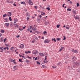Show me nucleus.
<instances>
[{
  "label": "nucleus",
  "instance_id": "f257e3e1",
  "mask_svg": "<svg viewBox=\"0 0 80 80\" xmlns=\"http://www.w3.org/2000/svg\"><path fill=\"white\" fill-rule=\"evenodd\" d=\"M44 42L45 43H49L50 42V40L46 39L44 41Z\"/></svg>",
  "mask_w": 80,
  "mask_h": 80
},
{
  "label": "nucleus",
  "instance_id": "f03ea898",
  "mask_svg": "<svg viewBox=\"0 0 80 80\" xmlns=\"http://www.w3.org/2000/svg\"><path fill=\"white\" fill-rule=\"evenodd\" d=\"M19 48H21L22 49L23 48H24V45L23 44H21L20 45Z\"/></svg>",
  "mask_w": 80,
  "mask_h": 80
},
{
  "label": "nucleus",
  "instance_id": "7ed1b4c3",
  "mask_svg": "<svg viewBox=\"0 0 80 80\" xmlns=\"http://www.w3.org/2000/svg\"><path fill=\"white\" fill-rule=\"evenodd\" d=\"M8 13V14H7V15L8 17H11V16H12V13H11V12H9Z\"/></svg>",
  "mask_w": 80,
  "mask_h": 80
},
{
  "label": "nucleus",
  "instance_id": "20e7f679",
  "mask_svg": "<svg viewBox=\"0 0 80 80\" xmlns=\"http://www.w3.org/2000/svg\"><path fill=\"white\" fill-rule=\"evenodd\" d=\"M39 55L40 57H42V56H44V54L42 53H39Z\"/></svg>",
  "mask_w": 80,
  "mask_h": 80
},
{
  "label": "nucleus",
  "instance_id": "39448f33",
  "mask_svg": "<svg viewBox=\"0 0 80 80\" xmlns=\"http://www.w3.org/2000/svg\"><path fill=\"white\" fill-rule=\"evenodd\" d=\"M4 25L6 26V27H8L9 26V23H7L5 24Z\"/></svg>",
  "mask_w": 80,
  "mask_h": 80
},
{
  "label": "nucleus",
  "instance_id": "423d86ee",
  "mask_svg": "<svg viewBox=\"0 0 80 80\" xmlns=\"http://www.w3.org/2000/svg\"><path fill=\"white\" fill-rule=\"evenodd\" d=\"M76 60H77V58H76L75 57H74L72 58V60L74 62H75V61H76Z\"/></svg>",
  "mask_w": 80,
  "mask_h": 80
},
{
  "label": "nucleus",
  "instance_id": "0eeeda50",
  "mask_svg": "<svg viewBox=\"0 0 80 80\" xmlns=\"http://www.w3.org/2000/svg\"><path fill=\"white\" fill-rule=\"evenodd\" d=\"M72 52H73L74 53H78V51L77 50H72Z\"/></svg>",
  "mask_w": 80,
  "mask_h": 80
},
{
  "label": "nucleus",
  "instance_id": "6e6552de",
  "mask_svg": "<svg viewBox=\"0 0 80 80\" xmlns=\"http://www.w3.org/2000/svg\"><path fill=\"white\" fill-rule=\"evenodd\" d=\"M0 50H1V51H0L1 52H3V47H0Z\"/></svg>",
  "mask_w": 80,
  "mask_h": 80
},
{
  "label": "nucleus",
  "instance_id": "1a4fd4ad",
  "mask_svg": "<svg viewBox=\"0 0 80 80\" xmlns=\"http://www.w3.org/2000/svg\"><path fill=\"white\" fill-rule=\"evenodd\" d=\"M14 26H15V28H16V27H17V28L18 27V25H17V24H14Z\"/></svg>",
  "mask_w": 80,
  "mask_h": 80
},
{
  "label": "nucleus",
  "instance_id": "9d476101",
  "mask_svg": "<svg viewBox=\"0 0 80 80\" xmlns=\"http://www.w3.org/2000/svg\"><path fill=\"white\" fill-rule=\"evenodd\" d=\"M4 20H5V22H8V19L7 18H5Z\"/></svg>",
  "mask_w": 80,
  "mask_h": 80
},
{
  "label": "nucleus",
  "instance_id": "9b49d317",
  "mask_svg": "<svg viewBox=\"0 0 80 80\" xmlns=\"http://www.w3.org/2000/svg\"><path fill=\"white\" fill-rule=\"evenodd\" d=\"M78 17H79L78 16H76L74 17V18H75V19H77L79 18Z\"/></svg>",
  "mask_w": 80,
  "mask_h": 80
},
{
  "label": "nucleus",
  "instance_id": "f8f14e48",
  "mask_svg": "<svg viewBox=\"0 0 80 80\" xmlns=\"http://www.w3.org/2000/svg\"><path fill=\"white\" fill-rule=\"evenodd\" d=\"M32 30H33V31H35L37 30V29L35 28H32V29H31Z\"/></svg>",
  "mask_w": 80,
  "mask_h": 80
},
{
  "label": "nucleus",
  "instance_id": "ddd939ff",
  "mask_svg": "<svg viewBox=\"0 0 80 80\" xmlns=\"http://www.w3.org/2000/svg\"><path fill=\"white\" fill-rule=\"evenodd\" d=\"M52 42H53V41H54V42H56V39L55 38H54V39L52 38Z\"/></svg>",
  "mask_w": 80,
  "mask_h": 80
},
{
  "label": "nucleus",
  "instance_id": "4468645a",
  "mask_svg": "<svg viewBox=\"0 0 80 80\" xmlns=\"http://www.w3.org/2000/svg\"><path fill=\"white\" fill-rule=\"evenodd\" d=\"M29 5H32L33 4V3H32V2H29Z\"/></svg>",
  "mask_w": 80,
  "mask_h": 80
},
{
  "label": "nucleus",
  "instance_id": "2eb2a0df",
  "mask_svg": "<svg viewBox=\"0 0 80 80\" xmlns=\"http://www.w3.org/2000/svg\"><path fill=\"white\" fill-rule=\"evenodd\" d=\"M26 16L27 17H30V14L28 12L26 13Z\"/></svg>",
  "mask_w": 80,
  "mask_h": 80
},
{
  "label": "nucleus",
  "instance_id": "dca6fc26",
  "mask_svg": "<svg viewBox=\"0 0 80 80\" xmlns=\"http://www.w3.org/2000/svg\"><path fill=\"white\" fill-rule=\"evenodd\" d=\"M17 66H15L13 67L14 69L15 70H17Z\"/></svg>",
  "mask_w": 80,
  "mask_h": 80
},
{
  "label": "nucleus",
  "instance_id": "f3484780",
  "mask_svg": "<svg viewBox=\"0 0 80 80\" xmlns=\"http://www.w3.org/2000/svg\"><path fill=\"white\" fill-rule=\"evenodd\" d=\"M35 32L34 34H35V35H37V34H38V32L37 31H35Z\"/></svg>",
  "mask_w": 80,
  "mask_h": 80
},
{
  "label": "nucleus",
  "instance_id": "a211bd4d",
  "mask_svg": "<svg viewBox=\"0 0 80 80\" xmlns=\"http://www.w3.org/2000/svg\"><path fill=\"white\" fill-rule=\"evenodd\" d=\"M7 14H4L3 15V17L4 18H5V17H7Z\"/></svg>",
  "mask_w": 80,
  "mask_h": 80
},
{
  "label": "nucleus",
  "instance_id": "6ab92c4d",
  "mask_svg": "<svg viewBox=\"0 0 80 80\" xmlns=\"http://www.w3.org/2000/svg\"><path fill=\"white\" fill-rule=\"evenodd\" d=\"M63 47H61V48L59 50V51L61 52V51L62 50H63Z\"/></svg>",
  "mask_w": 80,
  "mask_h": 80
},
{
  "label": "nucleus",
  "instance_id": "aec40b11",
  "mask_svg": "<svg viewBox=\"0 0 80 80\" xmlns=\"http://www.w3.org/2000/svg\"><path fill=\"white\" fill-rule=\"evenodd\" d=\"M19 62H22L23 61H22V59H19Z\"/></svg>",
  "mask_w": 80,
  "mask_h": 80
},
{
  "label": "nucleus",
  "instance_id": "412c9836",
  "mask_svg": "<svg viewBox=\"0 0 80 80\" xmlns=\"http://www.w3.org/2000/svg\"><path fill=\"white\" fill-rule=\"evenodd\" d=\"M56 40L58 41H60V38H58L56 39Z\"/></svg>",
  "mask_w": 80,
  "mask_h": 80
},
{
  "label": "nucleus",
  "instance_id": "4be33fe9",
  "mask_svg": "<svg viewBox=\"0 0 80 80\" xmlns=\"http://www.w3.org/2000/svg\"><path fill=\"white\" fill-rule=\"evenodd\" d=\"M72 12H73V13L74 14H76V11H73Z\"/></svg>",
  "mask_w": 80,
  "mask_h": 80
},
{
  "label": "nucleus",
  "instance_id": "5701e85b",
  "mask_svg": "<svg viewBox=\"0 0 80 80\" xmlns=\"http://www.w3.org/2000/svg\"><path fill=\"white\" fill-rule=\"evenodd\" d=\"M1 33H4L5 32V31L4 30H2L1 31Z\"/></svg>",
  "mask_w": 80,
  "mask_h": 80
},
{
  "label": "nucleus",
  "instance_id": "b1692460",
  "mask_svg": "<svg viewBox=\"0 0 80 80\" xmlns=\"http://www.w3.org/2000/svg\"><path fill=\"white\" fill-rule=\"evenodd\" d=\"M36 62L38 65H40V62H39L38 61H37Z\"/></svg>",
  "mask_w": 80,
  "mask_h": 80
},
{
  "label": "nucleus",
  "instance_id": "393cba45",
  "mask_svg": "<svg viewBox=\"0 0 80 80\" xmlns=\"http://www.w3.org/2000/svg\"><path fill=\"white\" fill-rule=\"evenodd\" d=\"M67 10L68 11H71V9H70L69 8H68L67 9Z\"/></svg>",
  "mask_w": 80,
  "mask_h": 80
},
{
  "label": "nucleus",
  "instance_id": "a878e982",
  "mask_svg": "<svg viewBox=\"0 0 80 80\" xmlns=\"http://www.w3.org/2000/svg\"><path fill=\"white\" fill-rule=\"evenodd\" d=\"M46 9L47 10H48V11H49V10H50V8L49 7L47 8Z\"/></svg>",
  "mask_w": 80,
  "mask_h": 80
},
{
  "label": "nucleus",
  "instance_id": "bb28decb",
  "mask_svg": "<svg viewBox=\"0 0 80 80\" xmlns=\"http://www.w3.org/2000/svg\"><path fill=\"white\" fill-rule=\"evenodd\" d=\"M59 27H60V25H57V28H59Z\"/></svg>",
  "mask_w": 80,
  "mask_h": 80
},
{
  "label": "nucleus",
  "instance_id": "cd10ccee",
  "mask_svg": "<svg viewBox=\"0 0 80 80\" xmlns=\"http://www.w3.org/2000/svg\"><path fill=\"white\" fill-rule=\"evenodd\" d=\"M18 21V20L17 19L16 20H15V21L14 22V23H16V22Z\"/></svg>",
  "mask_w": 80,
  "mask_h": 80
},
{
  "label": "nucleus",
  "instance_id": "c85d7f7f",
  "mask_svg": "<svg viewBox=\"0 0 80 80\" xmlns=\"http://www.w3.org/2000/svg\"><path fill=\"white\" fill-rule=\"evenodd\" d=\"M75 65H76V66H78V62H76Z\"/></svg>",
  "mask_w": 80,
  "mask_h": 80
},
{
  "label": "nucleus",
  "instance_id": "c756f323",
  "mask_svg": "<svg viewBox=\"0 0 80 80\" xmlns=\"http://www.w3.org/2000/svg\"><path fill=\"white\" fill-rule=\"evenodd\" d=\"M9 20L10 21H12V19L11 18V17H10L9 18Z\"/></svg>",
  "mask_w": 80,
  "mask_h": 80
},
{
  "label": "nucleus",
  "instance_id": "7c9ffc66",
  "mask_svg": "<svg viewBox=\"0 0 80 80\" xmlns=\"http://www.w3.org/2000/svg\"><path fill=\"white\" fill-rule=\"evenodd\" d=\"M5 45L6 46H7V47H9V46H10V45H9V44H6Z\"/></svg>",
  "mask_w": 80,
  "mask_h": 80
},
{
  "label": "nucleus",
  "instance_id": "2f4dec72",
  "mask_svg": "<svg viewBox=\"0 0 80 80\" xmlns=\"http://www.w3.org/2000/svg\"><path fill=\"white\" fill-rule=\"evenodd\" d=\"M52 68H57V66H52Z\"/></svg>",
  "mask_w": 80,
  "mask_h": 80
},
{
  "label": "nucleus",
  "instance_id": "473e14b6",
  "mask_svg": "<svg viewBox=\"0 0 80 80\" xmlns=\"http://www.w3.org/2000/svg\"><path fill=\"white\" fill-rule=\"evenodd\" d=\"M77 7H79V3H77Z\"/></svg>",
  "mask_w": 80,
  "mask_h": 80
},
{
  "label": "nucleus",
  "instance_id": "72a5a7b5",
  "mask_svg": "<svg viewBox=\"0 0 80 80\" xmlns=\"http://www.w3.org/2000/svg\"><path fill=\"white\" fill-rule=\"evenodd\" d=\"M10 61H11V62H13V59H12V58L10 59Z\"/></svg>",
  "mask_w": 80,
  "mask_h": 80
},
{
  "label": "nucleus",
  "instance_id": "f704fd0d",
  "mask_svg": "<svg viewBox=\"0 0 80 80\" xmlns=\"http://www.w3.org/2000/svg\"><path fill=\"white\" fill-rule=\"evenodd\" d=\"M37 53H38V52H34V54H35V55H36V54H37Z\"/></svg>",
  "mask_w": 80,
  "mask_h": 80
},
{
  "label": "nucleus",
  "instance_id": "c9c22d12",
  "mask_svg": "<svg viewBox=\"0 0 80 80\" xmlns=\"http://www.w3.org/2000/svg\"><path fill=\"white\" fill-rule=\"evenodd\" d=\"M42 13L41 14L42 15H45V13H43V12H42Z\"/></svg>",
  "mask_w": 80,
  "mask_h": 80
},
{
  "label": "nucleus",
  "instance_id": "e433bc0d",
  "mask_svg": "<svg viewBox=\"0 0 80 80\" xmlns=\"http://www.w3.org/2000/svg\"><path fill=\"white\" fill-rule=\"evenodd\" d=\"M27 57L28 58H30V59H31V58H32V57H29V56H28Z\"/></svg>",
  "mask_w": 80,
  "mask_h": 80
},
{
  "label": "nucleus",
  "instance_id": "4c0bfd02",
  "mask_svg": "<svg viewBox=\"0 0 80 80\" xmlns=\"http://www.w3.org/2000/svg\"><path fill=\"white\" fill-rule=\"evenodd\" d=\"M6 40H7V38H6L4 39V42H5L6 41Z\"/></svg>",
  "mask_w": 80,
  "mask_h": 80
},
{
  "label": "nucleus",
  "instance_id": "58836bf2",
  "mask_svg": "<svg viewBox=\"0 0 80 80\" xmlns=\"http://www.w3.org/2000/svg\"><path fill=\"white\" fill-rule=\"evenodd\" d=\"M61 64V62H59L58 63V65H60Z\"/></svg>",
  "mask_w": 80,
  "mask_h": 80
},
{
  "label": "nucleus",
  "instance_id": "ea45409f",
  "mask_svg": "<svg viewBox=\"0 0 80 80\" xmlns=\"http://www.w3.org/2000/svg\"><path fill=\"white\" fill-rule=\"evenodd\" d=\"M34 8H35L36 9H37V8H38V7L37 6H34Z\"/></svg>",
  "mask_w": 80,
  "mask_h": 80
},
{
  "label": "nucleus",
  "instance_id": "a19ab883",
  "mask_svg": "<svg viewBox=\"0 0 80 80\" xmlns=\"http://www.w3.org/2000/svg\"><path fill=\"white\" fill-rule=\"evenodd\" d=\"M35 40H34L32 41V43H34L35 42Z\"/></svg>",
  "mask_w": 80,
  "mask_h": 80
},
{
  "label": "nucleus",
  "instance_id": "79ce46f5",
  "mask_svg": "<svg viewBox=\"0 0 80 80\" xmlns=\"http://www.w3.org/2000/svg\"><path fill=\"white\" fill-rule=\"evenodd\" d=\"M45 33H47V32L46 31H44L43 32V34H45Z\"/></svg>",
  "mask_w": 80,
  "mask_h": 80
},
{
  "label": "nucleus",
  "instance_id": "37998d69",
  "mask_svg": "<svg viewBox=\"0 0 80 80\" xmlns=\"http://www.w3.org/2000/svg\"><path fill=\"white\" fill-rule=\"evenodd\" d=\"M66 39V38L65 37H64V38L63 39V40H65Z\"/></svg>",
  "mask_w": 80,
  "mask_h": 80
},
{
  "label": "nucleus",
  "instance_id": "c03bdc74",
  "mask_svg": "<svg viewBox=\"0 0 80 80\" xmlns=\"http://www.w3.org/2000/svg\"><path fill=\"white\" fill-rule=\"evenodd\" d=\"M6 48L7 49V50H8V49H9L8 47H6Z\"/></svg>",
  "mask_w": 80,
  "mask_h": 80
},
{
  "label": "nucleus",
  "instance_id": "a18cd8bd",
  "mask_svg": "<svg viewBox=\"0 0 80 80\" xmlns=\"http://www.w3.org/2000/svg\"><path fill=\"white\" fill-rule=\"evenodd\" d=\"M42 66L43 68H45V65H42Z\"/></svg>",
  "mask_w": 80,
  "mask_h": 80
},
{
  "label": "nucleus",
  "instance_id": "49530a36",
  "mask_svg": "<svg viewBox=\"0 0 80 80\" xmlns=\"http://www.w3.org/2000/svg\"><path fill=\"white\" fill-rule=\"evenodd\" d=\"M19 30H20V31H22L23 30V29H20V28H19Z\"/></svg>",
  "mask_w": 80,
  "mask_h": 80
},
{
  "label": "nucleus",
  "instance_id": "de8ad7c7",
  "mask_svg": "<svg viewBox=\"0 0 80 80\" xmlns=\"http://www.w3.org/2000/svg\"><path fill=\"white\" fill-rule=\"evenodd\" d=\"M30 28H28V31H30Z\"/></svg>",
  "mask_w": 80,
  "mask_h": 80
},
{
  "label": "nucleus",
  "instance_id": "09e8293b",
  "mask_svg": "<svg viewBox=\"0 0 80 80\" xmlns=\"http://www.w3.org/2000/svg\"><path fill=\"white\" fill-rule=\"evenodd\" d=\"M27 20H28H28H29V18L27 17Z\"/></svg>",
  "mask_w": 80,
  "mask_h": 80
},
{
  "label": "nucleus",
  "instance_id": "8fccbe9b",
  "mask_svg": "<svg viewBox=\"0 0 80 80\" xmlns=\"http://www.w3.org/2000/svg\"><path fill=\"white\" fill-rule=\"evenodd\" d=\"M1 40L2 42H3V38H2L1 39Z\"/></svg>",
  "mask_w": 80,
  "mask_h": 80
},
{
  "label": "nucleus",
  "instance_id": "3c124183",
  "mask_svg": "<svg viewBox=\"0 0 80 80\" xmlns=\"http://www.w3.org/2000/svg\"><path fill=\"white\" fill-rule=\"evenodd\" d=\"M26 62H27V63H28L29 62V60H26Z\"/></svg>",
  "mask_w": 80,
  "mask_h": 80
},
{
  "label": "nucleus",
  "instance_id": "603ef678",
  "mask_svg": "<svg viewBox=\"0 0 80 80\" xmlns=\"http://www.w3.org/2000/svg\"><path fill=\"white\" fill-rule=\"evenodd\" d=\"M32 26H30V29H31V30H32Z\"/></svg>",
  "mask_w": 80,
  "mask_h": 80
},
{
  "label": "nucleus",
  "instance_id": "864d4df0",
  "mask_svg": "<svg viewBox=\"0 0 80 80\" xmlns=\"http://www.w3.org/2000/svg\"><path fill=\"white\" fill-rule=\"evenodd\" d=\"M66 28H67V29H69V27H66Z\"/></svg>",
  "mask_w": 80,
  "mask_h": 80
},
{
  "label": "nucleus",
  "instance_id": "5fc2aeb1",
  "mask_svg": "<svg viewBox=\"0 0 80 80\" xmlns=\"http://www.w3.org/2000/svg\"><path fill=\"white\" fill-rule=\"evenodd\" d=\"M37 58H38L37 57H36L35 58V60H37Z\"/></svg>",
  "mask_w": 80,
  "mask_h": 80
},
{
  "label": "nucleus",
  "instance_id": "6e6d98bb",
  "mask_svg": "<svg viewBox=\"0 0 80 80\" xmlns=\"http://www.w3.org/2000/svg\"><path fill=\"white\" fill-rule=\"evenodd\" d=\"M25 27H26V26H24L23 27V29H25Z\"/></svg>",
  "mask_w": 80,
  "mask_h": 80
},
{
  "label": "nucleus",
  "instance_id": "4d7b16f0",
  "mask_svg": "<svg viewBox=\"0 0 80 80\" xmlns=\"http://www.w3.org/2000/svg\"><path fill=\"white\" fill-rule=\"evenodd\" d=\"M39 17H40V18H42V16L41 15H40L39 16Z\"/></svg>",
  "mask_w": 80,
  "mask_h": 80
},
{
  "label": "nucleus",
  "instance_id": "13d9d810",
  "mask_svg": "<svg viewBox=\"0 0 80 80\" xmlns=\"http://www.w3.org/2000/svg\"><path fill=\"white\" fill-rule=\"evenodd\" d=\"M65 5V4L64 3L63 4V5H62V7H64V6Z\"/></svg>",
  "mask_w": 80,
  "mask_h": 80
},
{
  "label": "nucleus",
  "instance_id": "bf43d9fd",
  "mask_svg": "<svg viewBox=\"0 0 80 80\" xmlns=\"http://www.w3.org/2000/svg\"><path fill=\"white\" fill-rule=\"evenodd\" d=\"M28 53H30L31 52H30V51H28Z\"/></svg>",
  "mask_w": 80,
  "mask_h": 80
},
{
  "label": "nucleus",
  "instance_id": "052dcab7",
  "mask_svg": "<svg viewBox=\"0 0 80 80\" xmlns=\"http://www.w3.org/2000/svg\"><path fill=\"white\" fill-rule=\"evenodd\" d=\"M46 24H49V22H47Z\"/></svg>",
  "mask_w": 80,
  "mask_h": 80
},
{
  "label": "nucleus",
  "instance_id": "680f3d73",
  "mask_svg": "<svg viewBox=\"0 0 80 80\" xmlns=\"http://www.w3.org/2000/svg\"><path fill=\"white\" fill-rule=\"evenodd\" d=\"M25 53L26 54H27V53H28V52L25 51Z\"/></svg>",
  "mask_w": 80,
  "mask_h": 80
},
{
  "label": "nucleus",
  "instance_id": "e2e57ef3",
  "mask_svg": "<svg viewBox=\"0 0 80 80\" xmlns=\"http://www.w3.org/2000/svg\"><path fill=\"white\" fill-rule=\"evenodd\" d=\"M17 38H19V37H20V36L18 35V36H17Z\"/></svg>",
  "mask_w": 80,
  "mask_h": 80
},
{
  "label": "nucleus",
  "instance_id": "0e129e2a",
  "mask_svg": "<svg viewBox=\"0 0 80 80\" xmlns=\"http://www.w3.org/2000/svg\"><path fill=\"white\" fill-rule=\"evenodd\" d=\"M43 62H44V63H46V61H43Z\"/></svg>",
  "mask_w": 80,
  "mask_h": 80
},
{
  "label": "nucleus",
  "instance_id": "69168bd1",
  "mask_svg": "<svg viewBox=\"0 0 80 80\" xmlns=\"http://www.w3.org/2000/svg\"><path fill=\"white\" fill-rule=\"evenodd\" d=\"M4 50H6V47L3 48Z\"/></svg>",
  "mask_w": 80,
  "mask_h": 80
},
{
  "label": "nucleus",
  "instance_id": "338daca9",
  "mask_svg": "<svg viewBox=\"0 0 80 80\" xmlns=\"http://www.w3.org/2000/svg\"><path fill=\"white\" fill-rule=\"evenodd\" d=\"M13 5H14V6H16V4H13Z\"/></svg>",
  "mask_w": 80,
  "mask_h": 80
},
{
  "label": "nucleus",
  "instance_id": "774afa93",
  "mask_svg": "<svg viewBox=\"0 0 80 80\" xmlns=\"http://www.w3.org/2000/svg\"><path fill=\"white\" fill-rule=\"evenodd\" d=\"M77 71L78 72H80V70L79 69H78L77 70Z\"/></svg>",
  "mask_w": 80,
  "mask_h": 80
}]
</instances>
